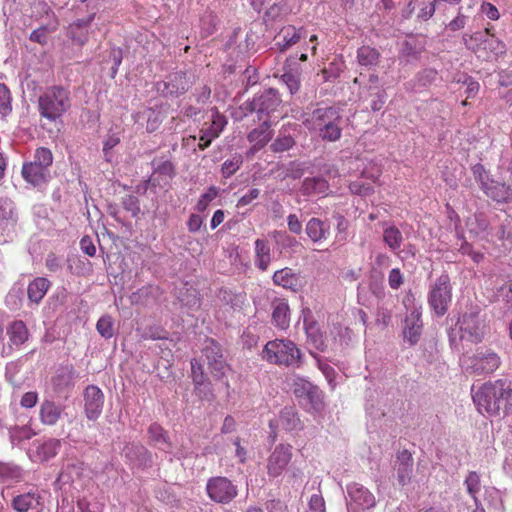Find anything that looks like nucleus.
<instances>
[{"label": "nucleus", "mask_w": 512, "mask_h": 512, "mask_svg": "<svg viewBox=\"0 0 512 512\" xmlns=\"http://www.w3.org/2000/svg\"><path fill=\"white\" fill-rule=\"evenodd\" d=\"M473 401L481 414L496 416L500 411L512 412V382L506 379L487 382L473 394Z\"/></svg>", "instance_id": "1"}, {"label": "nucleus", "mask_w": 512, "mask_h": 512, "mask_svg": "<svg viewBox=\"0 0 512 512\" xmlns=\"http://www.w3.org/2000/svg\"><path fill=\"white\" fill-rule=\"evenodd\" d=\"M340 122V112L334 107L317 108L304 120L309 130L317 132L323 140L330 142L341 138Z\"/></svg>", "instance_id": "2"}, {"label": "nucleus", "mask_w": 512, "mask_h": 512, "mask_svg": "<svg viewBox=\"0 0 512 512\" xmlns=\"http://www.w3.org/2000/svg\"><path fill=\"white\" fill-rule=\"evenodd\" d=\"M70 106V91L62 86H51L39 97L40 114L50 121L59 119Z\"/></svg>", "instance_id": "3"}, {"label": "nucleus", "mask_w": 512, "mask_h": 512, "mask_svg": "<svg viewBox=\"0 0 512 512\" xmlns=\"http://www.w3.org/2000/svg\"><path fill=\"white\" fill-rule=\"evenodd\" d=\"M300 357V350L289 339L271 340L262 351V358L265 361L279 366H293L299 363Z\"/></svg>", "instance_id": "4"}, {"label": "nucleus", "mask_w": 512, "mask_h": 512, "mask_svg": "<svg viewBox=\"0 0 512 512\" xmlns=\"http://www.w3.org/2000/svg\"><path fill=\"white\" fill-rule=\"evenodd\" d=\"M463 41L468 49L472 50L478 58L484 60L498 58L506 53L505 43L494 35L485 38L482 32H475L471 35L464 34Z\"/></svg>", "instance_id": "5"}, {"label": "nucleus", "mask_w": 512, "mask_h": 512, "mask_svg": "<svg viewBox=\"0 0 512 512\" xmlns=\"http://www.w3.org/2000/svg\"><path fill=\"white\" fill-rule=\"evenodd\" d=\"M452 300V286L447 273L441 274L428 293V303L437 316H443Z\"/></svg>", "instance_id": "6"}, {"label": "nucleus", "mask_w": 512, "mask_h": 512, "mask_svg": "<svg viewBox=\"0 0 512 512\" xmlns=\"http://www.w3.org/2000/svg\"><path fill=\"white\" fill-rule=\"evenodd\" d=\"M462 363L470 374L483 375L496 371L500 364V357L491 350L477 351L473 357L463 358Z\"/></svg>", "instance_id": "7"}, {"label": "nucleus", "mask_w": 512, "mask_h": 512, "mask_svg": "<svg viewBox=\"0 0 512 512\" xmlns=\"http://www.w3.org/2000/svg\"><path fill=\"white\" fill-rule=\"evenodd\" d=\"M206 492L209 498L220 504H228L237 496V486L226 477L216 476L207 481Z\"/></svg>", "instance_id": "8"}, {"label": "nucleus", "mask_w": 512, "mask_h": 512, "mask_svg": "<svg viewBox=\"0 0 512 512\" xmlns=\"http://www.w3.org/2000/svg\"><path fill=\"white\" fill-rule=\"evenodd\" d=\"M349 512H369L375 505V496L363 485L351 483L347 486Z\"/></svg>", "instance_id": "9"}, {"label": "nucleus", "mask_w": 512, "mask_h": 512, "mask_svg": "<svg viewBox=\"0 0 512 512\" xmlns=\"http://www.w3.org/2000/svg\"><path fill=\"white\" fill-rule=\"evenodd\" d=\"M226 125V117L214 108L211 122H205L199 131L198 148L205 150L209 147L212 141L220 136Z\"/></svg>", "instance_id": "10"}, {"label": "nucleus", "mask_w": 512, "mask_h": 512, "mask_svg": "<svg viewBox=\"0 0 512 512\" xmlns=\"http://www.w3.org/2000/svg\"><path fill=\"white\" fill-rule=\"evenodd\" d=\"M290 444H278L267 459V473L270 477H279L290 463L293 452Z\"/></svg>", "instance_id": "11"}, {"label": "nucleus", "mask_w": 512, "mask_h": 512, "mask_svg": "<svg viewBox=\"0 0 512 512\" xmlns=\"http://www.w3.org/2000/svg\"><path fill=\"white\" fill-rule=\"evenodd\" d=\"M9 342L5 346L2 344L1 357H7L11 354L13 348H20L29 338V331L22 320L12 321L6 329Z\"/></svg>", "instance_id": "12"}, {"label": "nucleus", "mask_w": 512, "mask_h": 512, "mask_svg": "<svg viewBox=\"0 0 512 512\" xmlns=\"http://www.w3.org/2000/svg\"><path fill=\"white\" fill-rule=\"evenodd\" d=\"M84 412L89 420L95 421L102 413L104 394L96 385H88L84 390Z\"/></svg>", "instance_id": "13"}, {"label": "nucleus", "mask_w": 512, "mask_h": 512, "mask_svg": "<svg viewBox=\"0 0 512 512\" xmlns=\"http://www.w3.org/2000/svg\"><path fill=\"white\" fill-rule=\"evenodd\" d=\"M461 338L471 342H480L484 332L477 312L464 314L458 321Z\"/></svg>", "instance_id": "14"}, {"label": "nucleus", "mask_w": 512, "mask_h": 512, "mask_svg": "<svg viewBox=\"0 0 512 512\" xmlns=\"http://www.w3.org/2000/svg\"><path fill=\"white\" fill-rule=\"evenodd\" d=\"M272 137L273 130L271 129V123L268 119H265L258 127L254 128L247 135V140L251 144V147L247 151V156H253L259 150L264 148Z\"/></svg>", "instance_id": "15"}, {"label": "nucleus", "mask_w": 512, "mask_h": 512, "mask_svg": "<svg viewBox=\"0 0 512 512\" xmlns=\"http://www.w3.org/2000/svg\"><path fill=\"white\" fill-rule=\"evenodd\" d=\"M280 103L281 100L278 92L275 89H268L260 96L253 99L252 109L256 110L258 113L269 115L277 109Z\"/></svg>", "instance_id": "16"}, {"label": "nucleus", "mask_w": 512, "mask_h": 512, "mask_svg": "<svg viewBox=\"0 0 512 512\" xmlns=\"http://www.w3.org/2000/svg\"><path fill=\"white\" fill-rule=\"evenodd\" d=\"M94 19L95 13H92L88 17L78 19L69 25L68 34L73 42L83 46L88 41L89 28Z\"/></svg>", "instance_id": "17"}, {"label": "nucleus", "mask_w": 512, "mask_h": 512, "mask_svg": "<svg viewBox=\"0 0 512 512\" xmlns=\"http://www.w3.org/2000/svg\"><path fill=\"white\" fill-rule=\"evenodd\" d=\"M422 320L421 312L418 309H413L405 319L404 338L410 343L415 345L422 334Z\"/></svg>", "instance_id": "18"}, {"label": "nucleus", "mask_w": 512, "mask_h": 512, "mask_svg": "<svg viewBox=\"0 0 512 512\" xmlns=\"http://www.w3.org/2000/svg\"><path fill=\"white\" fill-rule=\"evenodd\" d=\"M305 35L303 28H296L294 25L283 26L278 35L276 45L280 51H285L297 44Z\"/></svg>", "instance_id": "19"}, {"label": "nucleus", "mask_w": 512, "mask_h": 512, "mask_svg": "<svg viewBox=\"0 0 512 512\" xmlns=\"http://www.w3.org/2000/svg\"><path fill=\"white\" fill-rule=\"evenodd\" d=\"M163 86V92L166 95L179 96L189 89L190 82L186 73L179 71L171 73L167 80L163 82Z\"/></svg>", "instance_id": "20"}, {"label": "nucleus", "mask_w": 512, "mask_h": 512, "mask_svg": "<svg viewBox=\"0 0 512 512\" xmlns=\"http://www.w3.org/2000/svg\"><path fill=\"white\" fill-rule=\"evenodd\" d=\"M272 322L281 329L286 330L290 325V308L284 298H276L272 301Z\"/></svg>", "instance_id": "21"}, {"label": "nucleus", "mask_w": 512, "mask_h": 512, "mask_svg": "<svg viewBox=\"0 0 512 512\" xmlns=\"http://www.w3.org/2000/svg\"><path fill=\"white\" fill-rule=\"evenodd\" d=\"M272 279L275 285L293 292L299 291L302 286L299 275L289 267L277 270Z\"/></svg>", "instance_id": "22"}, {"label": "nucleus", "mask_w": 512, "mask_h": 512, "mask_svg": "<svg viewBox=\"0 0 512 512\" xmlns=\"http://www.w3.org/2000/svg\"><path fill=\"white\" fill-rule=\"evenodd\" d=\"M22 176L28 183L33 186H40L47 182L49 178V170L37 163H25L22 167Z\"/></svg>", "instance_id": "23"}, {"label": "nucleus", "mask_w": 512, "mask_h": 512, "mask_svg": "<svg viewBox=\"0 0 512 512\" xmlns=\"http://www.w3.org/2000/svg\"><path fill=\"white\" fill-rule=\"evenodd\" d=\"M279 425L288 432L300 431L304 427L295 406H285L280 411Z\"/></svg>", "instance_id": "24"}, {"label": "nucleus", "mask_w": 512, "mask_h": 512, "mask_svg": "<svg viewBox=\"0 0 512 512\" xmlns=\"http://www.w3.org/2000/svg\"><path fill=\"white\" fill-rule=\"evenodd\" d=\"M148 438L149 443L156 446L158 449L165 452L172 451V443L169 440L167 432L161 425L152 423L148 428Z\"/></svg>", "instance_id": "25"}, {"label": "nucleus", "mask_w": 512, "mask_h": 512, "mask_svg": "<svg viewBox=\"0 0 512 512\" xmlns=\"http://www.w3.org/2000/svg\"><path fill=\"white\" fill-rule=\"evenodd\" d=\"M41 496L38 492H27L13 498L12 507L17 512H28L29 510H38L41 503Z\"/></svg>", "instance_id": "26"}, {"label": "nucleus", "mask_w": 512, "mask_h": 512, "mask_svg": "<svg viewBox=\"0 0 512 512\" xmlns=\"http://www.w3.org/2000/svg\"><path fill=\"white\" fill-rule=\"evenodd\" d=\"M329 183L321 176L307 177L303 180L301 192L305 196L327 195Z\"/></svg>", "instance_id": "27"}, {"label": "nucleus", "mask_w": 512, "mask_h": 512, "mask_svg": "<svg viewBox=\"0 0 512 512\" xmlns=\"http://www.w3.org/2000/svg\"><path fill=\"white\" fill-rule=\"evenodd\" d=\"M63 408L55 402L45 400L40 407V421L45 425H55L61 417Z\"/></svg>", "instance_id": "28"}, {"label": "nucleus", "mask_w": 512, "mask_h": 512, "mask_svg": "<svg viewBox=\"0 0 512 512\" xmlns=\"http://www.w3.org/2000/svg\"><path fill=\"white\" fill-rule=\"evenodd\" d=\"M50 287V281L44 277H37L31 281L27 288L28 298L33 303H40Z\"/></svg>", "instance_id": "29"}, {"label": "nucleus", "mask_w": 512, "mask_h": 512, "mask_svg": "<svg viewBox=\"0 0 512 512\" xmlns=\"http://www.w3.org/2000/svg\"><path fill=\"white\" fill-rule=\"evenodd\" d=\"M191 373L195 390L199 393L204 392V397L208 398L207 394H211L209 383L206 382L207 378L202 365L196 359L191 360Z\"/></svg>", "instance_id": "30"}, {"label": "nucleus", "mask_w": 512, "mask_h": 512, "mask_svg": "<svg viewBox=\"0 0 512 512\" xmlns=\"http://www.w3.org/2000/svg\"><path fill=\"white\" fill-rule=\"evenodd\" d=\"M301 405L308 412L321 413L325 408L323 392L317 386H314L307 397L301 402Z\"/></svg>", "instance_id": "31"}, {"label": "nucleus", "mask_w": 512, "mask_h": 512, "mask_svg": "<svg viewBox=\"0 0 512 512\" xmlns=\"http://www.w3.org/2000/svg\"><path fill=\"white\" fill-rule=\"evenodd\" d=\"M306 233L313 242H319L327 238L329 225L319 218H311L306 224Z\"/></svg>", "instance_id": "32"}, {"label": "nucleus", "mask_w": 512, "mask_h": 512, "mask_svg": "<svg viewBox=\"0 0 512 512\" xmlns=\"http://www.w3.org/2000/svg\"><path fill=\"white\" fill-rule=\"evenodd\" d=\"M398 459L400 460L397 468L398 483L401 486H404L409 482L411 478L413 471V458L411 454L405 450L398 456Z\"/></svg>", "instance_id": "33"}, {"label": "nucleus", "mask_w": 512, "mask_h": 512, "mask_svg": "<svg viewBox=\"0 0 512 512\" xmlns=\"http://www.w3.org/2000/svg\"><path fill=\"white\" fill-rule=\"evenodd\" d=\"M271 262V249L266 240L257 239L255 241V263L256 266L262 270L266 271Z\"/></svg>", "instance_id": "34"}, {"label": "nucleus", "mask_w": 512, "mask_h": 512, "mask_svg": "<svg viewBox=\"0 0 512 512\" xmlns=\"http://www.w3.org/2000/svg\"><path fill=\"white\" fill-rule=\"evenodd\" d=\"M380 52L369 45H363L357 49V61L365 67H375L380 62Z\"/></svg>", "instance_id": "35"}, {"label": "nucleus", "mask_w": 512, "mask_h": 512, "mask_svg": "<svg viewBox=\"0 0 512 512\" xmlns=\"http://www.w3.org/2000/svg\"><path fill=\"white\" fill-rule=\"evenodd\" d=\"M483 190L488 197L497 202H507L511 197L510 188L503 183L492 182L483 187Z\"/></svg>", "instance_id": "36"}, {"label": "nucleus", "mask_w": 512, "mask_h": 512, "mask_svg": "<svg viewBox=\"0 0 512 512\" xmlns=\"http://www.w3.org/2000/svg\"><path fill=\"white\" fill-rule=\"evenodd\" d=\"M403 235L401 231L394 225H391L383 231V241L392 251L400 249L403 243Z\"/></svg>", "instance_id": "37"}, {"label": "nucleus", "mask_w": 512, "mask_h": 512, "mask_svg": "<svg viewBox=\"0 0 512 512\" xmlns=\"http://www.w3.org/2000/svg\"><path fill=\"white\" fill-rule=\"evenodd\" d=\"M59 447V440H48L38 447L37 456L41 461H48L57 455Z\"/></svg>", "instance_id": "38"}, {"label": "nucleus", "mask_w": 512, "mask_h": 512, "mask_svg": "<svg viewBox=\"0 0 512 512\" xmlns=\"http://www.w3.org/2000/svg\"><path fill=\"white\" fill-rule=\"evenodd\" d=\"M73 380V367L61 369L56 376L52 378V384L55 391H62L69 387Z\"/></svg>", "instance_id": "39"}, {"label": "nucleus", "mask_w": 512, "mask_h": 512, "mask_svg": "<svg viewBox=\"0 0 512 512\" xmlns=\"http://www.w3.org/2000/svg\"><path fill=\"white\" fill-rule=\"evenodd\" d=\"M22 472L18 466L0 463V481L3 483L9 481H19L21 479Z\"/></svg>", "instance_id": "40"}, {"label": "nucleus", "mask_w": 512, "mask_h": 512, "mask_svg": "<svg viewBox=\"0 0 512 512\" xmlns=\"http://www.w3.org/2000/svg\"><path fill=\"white\" fill-rule=\"evenodd\" d=\"M98 333L105 339H110L114 335V322L110 315L102 316L96 324Z\"/></svg>", "instance_id": "41"}, {"label": "nucleus", "mask_w": 512, "mask_h": 512, "mask_svg": "<svg viewBox=\"0 0 512 512\" xmlns=\"http://www.w3.org/2000/svg\"><path fill=\"white\" fill-rule=\"evenodd\" d=\"M465 485L467 492L474 499L476 505L478 504L477 493L480 491L481 482L478 473L472 471L469 472L465 479Z\"/></svg>", "instance_id": "42"}, {"label": "nucleus", "mask_w": 512, "mask_h": 512, "mask_svg": "<svg viewBox=\"0 0 512 512\" xmlns=\"http://www.w3.org/2000/svg\"><path fill=\"white\" fill-rule=\"evenodd\" d=\"M243 161L241 155H234L222 164L221 172L224 178H229L235 174L241 167Z\"/></svg>", "instance_id": "43"}, {"label": "nucleus", "mask_w": 512, "mask_h": 512, "mask_svg": "<svg viewBox=\"0 0 512 512\" xmlns=\"http://www.w3.org/2000/svg\"><path fill=\"white\" fill-rule=\"evenodd\" d=\"M203 354L207 359V364L211 361L223 358L220 345L213 339H208L203 349Z\"/></svg>", "instance_id": "44"}, {"label": "nucleus", "mask_w": 512, "mask_h": 512, "mask_svg": "<svg viewBox=\"0 0 512 512\" xmlns=\"http://www.w3.org/2000/svg\"><path fill=\"white\" fill-rule=\"evenodd\" d=\"M295 145V140L290 135H282L280 134L274 142L271 144L270 148L275 153L285 152L291 149Z\"/></svg>", "instance_id": "45"}, {"label": "nucleus", "mask_w": 512, "mask_h": 512, "mask_svg": "<svg viewBox=\"0 0 512 512\" xmlns=\"http://www.w3.org/2000/svg\"><path fill=\"white\" fill-rule=\"evenodd\" d=\"M33 162L49 170V167L52 165L53 162V155L51 150L45 147L37 148L35 151Z\"/></svg>", "instance_id": "46"}, {"label": "nucleus", "mask_w": 512, "mask_h": 512, "mask_svg": "<svg viewBox=\"0 0 512 512\" xmlns=\"http://www.w3.org/2000/svg\"><path fill=\"white\" fill-rule=\"evenodd\" d=\"M290 13L286 2L275 3L270 6L266 11V16L271 20H277Z\"/></svg>", "instance_id": "47"}, {"label": "nucleus", "mask_w": 512, "mask_h": 512, "mask_svg": "<svg viewBox=\"0 0 512 512\" xmlns=\"http://www.w3.org/2000/svg\"><path fill=\"white\" fill-rule=\"evenodd\" d=\"M349 190L352 194L367 197L374 194V188L371 184L356 180L349 184Z\"/></svg>", "instance_id": "48"}, {"label": "nucleus", "mask_w": 512, "mask_h": 512, "mask_svg": "<svg viewBox=\"0 0 512 512\" xmlns=\"http://www.w3.org/2000/svg\"><path fill=\"white\" fill-rule=\"evenodd\" d=\"M12 110L11 94L5 84L0 83V114L6 116Z\"/></svg>", "instance_id": "49"}, {"label": "nucleus", "mask_w": 512, "mask_h": 512, "mask_svg": "<svg viewBox=\"0 0 512 512\" xmlns=\"http://www.w3.org/2000/svg\"><path fill=\"white\" fill-rule=\"evenodd\" d=\"M315 385H313L311 382L299 379L296 381L293 385V393L294 395L300 400V403L304 400L305 397H307L310 390Z\"/></svg>", "instance_id": "50"}, {"label": "nucleus", "mask_w": 512, "mask_h": 512, "mask_svg": "<svg viewBox=\"0 0 512 512\" xmlns=\"http://www.w3.org/2000/svg\"><path fill=\"white\" fill-rule=\"evenodd\" d=\"M218 195V188L215 186H211L208 190L201 195L200 199L197 202L196 208L198 211L203 212L207 209L209 203L213 201Z\"/></svg>", "instance_id": "51"}, {"label": "nucleus", "mask_w": 512, "mask_h": 512, "mask_svg": "<svg viewBox=\"0 0 512 512\" xmlns=\"http://www.w3.org/2000/svg\"><path fill=\"white\" fill-rule=\"evenodd\" d=\"M208 367L214 378L222 380L226 374L228 365L224 358H221L219 360L211 361L210 364H208Z\"/></svg>", "instance_id": "52"}, {"label": "nucleus", "mask_w": 512, "mask_h": 512, "mask_svg": "<svg viewBox=\"0 0 512 512\" xmlns=\"http://www.w3.org/2000/svg\"><path fill=\"white\" fill-rule=\"evenodd\" d=\"M405 278L399 268H393L388 275V284L391 289L397 290L404 284Z\"/></svg>", "instance_id": "53"}, {"label": "nucleus", "mask_w": 512, "mask_h": 512, "mask_svg": "<svg viewBox=\"0 0 512 512\" xmlns=\"http://www.w3.org/2000/svg\"><path fill=\"white\" fill-rule=\"evenodd\" d=\"M122 204L124 209L130 212L133 217L138 216L141 211L139 200L133 195H127L125 198H123Z\"/></svg>", "instance_id": "54"}, {"label": "nucleus", "mask_w": 512, "mask_h": 512, "mask_svg": "<svg viewBox=\"0 0 512 512\" xmlns=\"http://www.w3.org/2000/svg\"><path fill=\"white\" fill-rule=\"evenodd\" d=\"M49 33L50 31L46 26H41L31 32L29 39L32 42L45 45L48 41Z\"/></svg>", "instance_id": "55"}, {"label": "nucleus", "mask_w": 512, "mask_h": 512, "mask_svg": "<svg viewBox=\"0 0 512 512\" xmlns=\"http://www.w3.org/2000/svg\"><path fill=\"white\" fill-rule=\"evenodd\" d=\"M155 173L172 178L175 175V167L171 161L165 160L157 164Z\"/></svg>", "instance_id": "56"}, {"label": "nucleus", "mask_w": 512, "mask_h": 512, "mask_svg": "<svg viewBox=\"0 0 512 512\" xmlns=\"http://www.w3.org/2000/svg\"><path fill=\"white\" fill-rule=\"evenodd\" d=\"M45 266L49 271L56 272L62 267V258L50 252L45 259Z\"/></svg>", "instance_id": "57"}, {"label": "nucleus", "mask_w": 512, "mask_h": 512, "mask_svg": "<svg viewBox=\"0 0 512 512\" xmlns=\"http://www.w3.org/2000/svg\"><path fill=\"white\" fill-rule=\"evenodd\" d=\"M282 80L286 84L291 93H295L299 90L300 80L299 77L295 76L294 74L285 73L282 76Z\"/></svg>", "instance_id": "58"}, {"label": "nucleus", "mask_w": 512, "mask_h": 512, "mask_svg": "<svg viewBox=\"0 0 512 512\" xmlns=\"http://www.w3.org/2000/svg\"><path fill=\"white\" fill-rule=\"evenodd\" d=\"M461 10L462 8H459L458 15L448 23L447 28L450 31L455 32L465 27L467 17L462 14Z\"/></svg>", "instance_id": "59"}, {"label": "nucleus", "mask_w": 512, "mask_h": 512, "mask_svg": "<svg viewBox=\"0 0 512 512\" xmlns=\"http://www.w3.org/2000/svg\"><path fill=\"white\" fill-rule=\"evenodd\" d=\"M481 12L485 14L487 18L493 21H496L500 18V13L497 7L489 2H484L481 5Z\"/></svg>", "instance_id": "60"}, {"label": "nucleus", "mask_w": 512, "mask_h": 512, "mask_svg": "<svg viewBox=\"0 0 512 512\" xmlns=\"http://www.w3.org/2000/svg\"><path fill=\"white\" fill-rule=\"evenodd\" d=\"M81 250L90 257L96 254V247L89 236H84L80 241Z\"/></svg>", "instance_id": "61"}, {"label": "nucleus", "mask_w": 512, "mask_h": 512, "mask_svg": "<svg viewBox=\"0 0 512 512\" xmlns=\"http://www.w3.org/2000/svg\"><path fill=\"white\" fill-rule=\"evenodd\" d=\"M38 401V394L33 391L26 392L20 400V404L24 408H32Z\"/></svg>", "instance_id": "62"}, {"label": "nucleus", "mask_w": 512, "mask_h": 512, "mask_svg": "<svg viewBox=\"0 0 512 512\" xmlns=\"http://www.w3.org/2000/svg\"><path fill=\"white\" fill-rule=\"evenodd\" d=\"M259 194H260V191L257 188H253V189L249 190L248 193H246L245 195L240 197V199L238 200L237 206L243 207V206L250 204L254 199H256L259 196Z\"/></svg>", "instance_id": "63"}, {"label": "nucleus", "mask_w": 512, "mask_h": 512, "mask_svg": "<svg viewBox=\"0 0 512 512\" xmlns=\"http://www.w3.org/2000/svg\"><path fill=\"white\" fill-rule=\"evenodd\" d=\"M268 512H287V505L280 500H271L266 504Z\"/></svg>", "instance_id": "64"}]
</instances>
